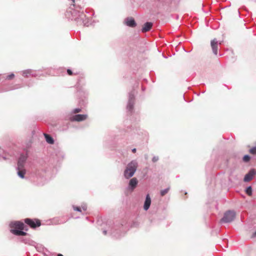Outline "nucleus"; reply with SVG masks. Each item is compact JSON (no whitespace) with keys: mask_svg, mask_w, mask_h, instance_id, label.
Segmentation results:
<instances>
[{"mask_svg":"<svg viewBox=\"0 0 256 256\" xmlns=\"http://www.w3.org/2000/svg\"><path fill=\"white\" fill-rule=\"evenodd\" d=\"M256 174V170L254 169H252L250 170L248 174H247L244 178V181L246 182H248L251 180L254 175Z\"/></svg>","mask_w":256,"mask_h":256,"instance_id":"6","label":"nucleus"},{"mask_svg":"<svg viewBox=\"0 0 256 256\" xmlns=\"http://www.w3.org/2000/svg\"><path fill=\"white\" fill-rule=\"evenodd\" d=\"M88 118L86 114H76L70 118L71 121L81 122Z\"/></svg>","mask_w":256,"mask_h":256,"instance_id":"7","label":"nucleus"},{"mask_svg":"<svg viewBox=\"0 0 256 256\" xmlns=\"http://www.w3.org/2000/svg\"><path fill=\"white\" fill-rule=\"evenodd\" d=\"M11 229L14 230H24L25 226L24 224L20 222H12L10 225Z\"/></svg>","mask_w":256,"mask_h":256,"instance_id":"4","label":"nucleus"},{"mask_svg":"<svg viewBox=\"0 0 256 256\" xmlns=\"http://www.w3.org/2000/svg\"><path fill=\"white\" fill-rule=\"evenodd\" d=\"M24 222L26 224L32 228H35L41 225V222L40 220L38 219H30L26 218L24 219Z\"/></svg>","mask_w":256,"mask_h":256,"instance_id":"3","label":"nucleus"},{"mask_svg":"<svg viewBox=\"0 0 256 256\" xmlns=\"http://www.w3.org/2000/svg\"><path fill=\"white\" fill-rule=\"evenodd\" d=\"M249 152L250 154H256V146H255L252 148L250 150Z\"/></svg>","mask_w":256,"mask_h":256,"instance_id":"18","label":"nucleus"},{"mask_svg":"<svg viewBox=\"0 0 256 256\" xmlns=\"http://www.w3.org/2000/svg\"><path fill=\"white\" fill-rule=\"evenodd\" d=\"M246 192L248 196H251L252 194V188L250 186H249L246 188Z\"/></svg>","mask_w":256,"mask_h":256,"instance_id":"20","label":"nucleus"},{"mask_svg":"<svg viewBox=\"0 0 256 256\" xmlns=\"http://www.w3.org/2000/svg\"><path fill=\"white\" fill-rule=\"evenodd\" d=\"M211 46L213 51V52L216 55L218 54V42L216 39H214L211 41L210 42Z\"/></svg>","mask_w":256,"mask_h":256,"instance_id":"9","label":"nucleus"},{"mask_svg":"<svg viewBox=\"0 0 256 256\" xmlns=\"http://www.w3.org/2000/svg\"><path fill=\"white\" fill-rule=\"evenodd\" d=\"M10 232L16 236H26V233L20 230L11 229Z\"/></svg>","mask_w":256,"mask_h":256,"instance_id":"12","label":"nucleus"},{"mask_svg":"<svg viewBox=\"0 0 256 256\" xmlns=\"http://www.w3.org/2000/svg\"><path fill=\"white\" fill-rule=\"evenodd\" d=\"M138 184V180L136 178H132L129 183L130 186L131 187L132 190H134Z\"/></svg>","mask_w":256,"mask_h":256,"instance_id":"13","label":"nucleus"},{"mask_svg":"<svg viewBox=\"0 0 256 256\" xmlns=\"http://www.w3.org/2000/svg\"><path fill=\"white\" fill-rule=\"evenodd\" d=\"M74 210L76 211L81 212L80 208L78 206H73Z\"/></svg>","mask_w":256,"mask_h":256,"instance_id":"23","label":"nucleus"},{"mask_svg":"<svg viewBox=\"0 0 256 256\" xmlns=\"http://www.w3.org/2000/svg\"><path fill=\"white\" fill-rule=\"evenodd\" d=\"M44 137L46 138V141L48 143L50 144H53L54 143V140L52 136H50L49 134H44Z\"/></svg>","mask_w":256,"mask_h":256,"instance_id":"16","label":"nucleus"},{"mask_svg":"<svg viewBox=\"0 0 256 256\" xmlns=\"http://www.w3.org/2000/svg\"><path fill=\"white\" fill-rule=\"evenodd\" d=\"M169 190H170V188H167L165 190H162L160 191V195L162 196H164L166 194H167L168 192L169 191Z\"/></svg>","mask_w":256,"mask_h":256,"instance_id":"19","label":"nucleus"},{"mask_svg":"<svg viewBox=\"0 0 256 256\" xmlns=\"http://www.w3.org/2000/svg\"><path fill=\"white\" fill-rule=\"evenodd\" d=\"M14 74H10L9 76H8V79H12L14 78Z\"/></svg>","mask_w":256,"mask_h":256,"instance_id":"24","label":"nucleus"},{"mask_svg":"<svg viewBox=\"0 0 256 256\" xmlns=\"http://www.w3.org/2000/svg\"><path fill=\"white\" fill-rule=\"evenodd\" d=\"M236 214L234 211L228 210L224 213L220 221L223 222H230L235 218Z\"/></svg>","mask_w":256,"mask_h":256,"instance_id":"2","label":"nucleus"},{"mask_svg":"<svg viewBox=\"0 0 256 256\" xmlns=\"http://www.w3.org/2000/svg\"><path fill=\"white\" fill-rule=\"evenodd\" d=\"M27 159V156L22 154L20 156L18 162L17 169L24 168V164Z\"/></svg>","mask_w":256,"mask_h":256,"instance_id":"5","label":"nucleus"},{"mask_svg":"<svg viewBox=\"0 0 256 256\" xmlns=\"http://www.w3.org/2000/svg\"><path fill=\"white\" fill-rule=\"evenodd\" d=\"M250 159V156L248 155H245L243 157V161L244 162H248Z\"/></svg>","mask_w":256,"mask_h":256,"instance_id":"21","label":"nucleus"},{"mask_svg":"<svg viewBox=\"0 0 256 256\" xmlns=\"http://www.w3.org/2000/svg\"><path fill=\"white\" fill-rule=\"evenodd\" d=\"M125 23L128 26L132 28H134L136 26L134 18L132 17L126 18Z\"/></svg>","mask_w":256,"mask_h":256,"instance_id":"8","label":"nucleus"},{"mask_svg":"<svg viewBox=\"0 0 256 256\" xmlns=\"http://www.w3.org/2000/svg\"><path fill=\"white\" fill-rule=\"evenodd\" d=\"M32 73L31 70H26L22 72V76L24 77H28Z\"/></svg>","mask_w":256,"mask_h":256,"instance_id":"17","label":"nucleus"},{"mask_svg":"<svg viewBox=\"0 0 256 256\" xmlns=\"http://www.w3.org/2000/svg\"><path fill=\"white\" fill-rule=\"evenodd\" d=\"M72 1L74 2V0H72Z\"/></svg>","mask_w":256,"mask_h":256,"instance_id":"30","label":"nucleus"},{"mask_svg":"<svg viewBox=\"0 0 256 256\" xmlns=\"http://www.w3.org/2000/svg\"><path fill=\"white\" fill-rule=\"evenodd\" d=\"M132 152H134V153H135L136 152V148H134L132 150Z\"/></svg>","mask_w":256,"mask_h":256,"instance_id":"27","label":"nucleus"},{"mask_svg":"<svg viewBox=\"0 0 256 256\" xmlns=\"http://www.w3.org/2000/svg\"><path fill=\"white\" fill-rule=\"evenodd\" d=\"M152 26V23L150 22H147L144 24V26L142 29V32H146L150 30Z\"/></svg>","mask_w":256,"mask_h":256,"instance_id":"10","label":"nucleus"},{"mask_svg":"<svg viewBox=\"0 0 256 256\" xmlns=\"http://www.w3.org/2000/svg\"><path fill=\"white\" fill-rule=\"evenodd\" d=\"M254 237H256V232H254L253 234H252V238H254Z\"/></svg>","mask_w":256,"mask_h":256,"instance_id":"26","label":"nucleus"},{"mask_svg":"<svg viewBox=\"0 0 256 256\" xmlns=\"http://www.w3.org/2000/svg\"><path fill=\"white\" fill-rule=\"evenodd\" d=\"M156 160V159H154V158L153 159L154 162H155Z\"/></svg>","mask_w":256,"mask_h":256,"instance_id":"29","label":"nucleus"},{"mask_svg":"<svg viewBox=\"0 0 256 256\" xmlns=\"http://www.w3.org/2000/svg\"><path fill=\"white\" fill-rule=\"evenodd\" d=\"M58 256H64L62 254H58Z\"/></svg>","mask_w":256,"mask_h":256,"instance_id":"28","label":"nucleus"},{"mask_svg":"<svg viewBox=\"0 0 256 256\" xmlns=\"http://www.w3.org/2000/svg\"><path fill=\"white\" fill-rule=\"evenodd\" d=\"M151 204V200L150 195L148 194L146 195V198L144 202V210H148L150 205Z\"/></svg>","mask_w":256,"mask_h":256,"instance_id":"11","label":"nucleus"},{"mask_svg":"<svg viewBox=\"0 0 256 256\" xmlns=\"http://www.w3.org/2000/svg\"><path fill=\"white\" fill-rule=\"evenodd\" d=\"M138 164L136 161H132L129 163L124 170V176L126 178H131L136 171Z\"/></svg>","mask_w":256,"mask_h":256,"instance_id":"1","label":"nucleus"},{"mask_svg":"<svg viewBox=\"0 0 256 256\" xmlns=\"http://www.w3.org/2000/svg\"><path fill=\"white\" fill-rule=\"evenodd\" d=\"M81 111H82L81 108H75L74 110L73 113L77 114V113L80 112Z\"/></svg>","mask_w":256,"mask_h":256,"instance_id":"22","label":"nucleus"},{"mask_svg":"<svg viewBox=\"0 0 256 256\" xmlns=\"http://www.w3.org/2000/svg\"><path fill=\"white\" fill-rule=\"evenodd\" d=\"M17 170H18V176L22 178H24V175L26 173V169L24 168H22L20 169H17Z\"/></svg>","mask_w":256,"mask_h":256,"instance_id":"14","label":"nucleus"},{"mask_svg":"<svg viewBox=\"0 0 256 256\" xmlns=\"http://www.w3.org/2000/svg\"><path fill=\"white\" fill-rule=\"evenodd\" d=\"M134 100L133 96H130L129 102L128 105V108L129 110H132L134 106Z\"/></svg>","mask_w":256,"mask_h":256,"instance_id":"15","label":"nucleus"},{"mask_svg":"<svg viewBox=\"0 0 256 256\" xmlns=\"http://www.w3.org/2000/svg\"><path fill=\"white\" fill-rule=\"evenodd\" d=\"M67 72L70 76H72V72L70 70L68 69L67 70Z\"/></svg>","mask_w":256,"mask_h":256,"instance_id":"25","label":"nucleus"}]
</instances>
